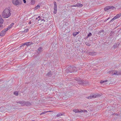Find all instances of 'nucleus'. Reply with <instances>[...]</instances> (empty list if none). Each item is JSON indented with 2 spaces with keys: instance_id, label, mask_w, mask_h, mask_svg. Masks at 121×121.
Segmentation results:
<instances>
[{
  "instance_id": "obj_1",
  "label": "nucleus",
  "mask_w": 121,
  "mask_h": 121,
  "mask_svg": "<svg viewBox=\"0 0 121 121\" xmlns=\"http://www.w3.org/2000/svg\"><path fill=\"white\" fill-rule=\"evenodd\" d=\"M11 15L10 10L7 9H5L2 13V16L4 18H8Z\"/></svg>"
},
{
  "instance_id": "obj_2",
  "label": "nucleus",
  "mask_w": 121,
  "mask_h": 121,
  "mask_svg": "<svg viewBox=\"0 0 121 121\" xmlns=\"http://www.w3.org/2000/svg\"><path fill=\"white\" fill-rule=\"evenodd\" d=\"M77 69L74 66H70L68 68L66 69L65 70V71L67 73H72L74 72H76Z\"/></svg>"
},
{
  "instance_id": "obj_3",
  "label": "nucleus",
  "mask_w": 121,
  "mask_h": 121,
  "mask_svg": "<svg viewBox=\"0 0 121 121\" xmlns=\"http://www.w3.org/2000/svg\"><path fill=\"white\" fill-rule=\"evenodd\" d=\"M115 8L113 6H108L105 7L104 9V10L105 11H106L109 9H110V10H112Z\"/></svg>"
},
{
  "instance_id": "obj_4",
  "label": "nucleus",
  "mask_w": 121,
  "mask_h": 121,
  "mask_svg": "<svg viewBox=\"0 0 121 121\" xmlns=\"http://www.w3.org/2000/svg\"><path fill=\"white\" fill-rule=\"evenodd\" d=\"M13 4L14 5H17L20 4L21 3L20 1L18 0H12Z\"/></svg>"
},
{
  "instance_id": "obj_5",
  "label": "nucleus",
  "mask_w": 121,
  "mask_h": 121,
  "mask_svg": "<svg viewBox=\"0 0 121 121\" xmlns=\"http://www.w3.org/2000/svg\"><path fill=\"white\" fill-rule=\"evenodd\" d=\"M75 80L78 82V84L83 85L84 80H82L80 79L79 78H76Z\"/></svg>"
},
{
  "instance_id": "obj_6",
  "label": "nucleus",
  "mask_w": 121,
  "mask_h": 121,
  "mask_svg": "<svg viewBox=\"0 0 121 121\" xmlns=\"http://www.w3.org/2000/svg\"><path fill=\"white\" fill-rule=\"evenodd\" d=\"M54 13L55 14L57 12V5L56 3V2H54Z\"/></svg>"
},
{
  "instance_id": "obj_7",
  "label": "nucleus",
  "mask_w": 121,
  "mask_h": 121,
  "mask_svg": "<svg viewBox=\"0 0 121 121\" xmlns=\"http://www.w3.org/2000/svg\"><path fill=\"white\" fill-rule=\"evenodd\" d=\"M110 72H112L113 73L112 75H119L121 74V73L118 72H117L116 71H115V70H113L111 71Z\"/></svg>"
},
{
  "instance_id": "obj_8",
  "label": "nucleus",
  "mask_w": 121,
  "mask_h": 121,
  "mask_svg": "<svg viewBox=\"0 0 121 121\" xmlns=\"http://www.w3.org/2000/svg\"><path fill=\"white\" fill-rule=\"evenodd\" d=\"M43 48L42 47H39L37 51V52L38 53H40L43 51Z\"/></svg>"
},
{
  "instance_id": "obj_9",
  "label": "nucleus",
  "mask_w": 121,
  "mask_h": 121,
  "mask_svg": "<svg viewBox=\"0 0 121 121\" xmlns=\"http://www.w3.org/2000/svg\"><path fill=\"white\" fill-rule=\"evenodd\" d=\"M120 44V43L117 42V43H115L113 46V48H116L117 47H118Z\"/></svg>"
},
{
  "instance_id": "obj_10",
  "label": "nucleus",
  "mask_w": 121,
  "mask_h": 121,
  "mask_svg": "<svg viewBox=\"0 0 121 121\" xmlns=\"http://www.w3.org/2000/svg\"><path fill=\"white\" fill-rule=\"evenodd\" d=\"M33 43L32 42H28L23 44V45H26L27 46L31 45V44H32Z\"/></svg>"
},
{
  "instance_id": "obj_11",
  "label": "nucleus",
  "mask_w": 121,
  "mask_h": 121,
  "mask_svg": "<svg viewBox=\"0 0 121 121\" xmlns=\"http://www.w3.org/2000/svg\"><path fill=\"white\" fill-rule=\"evenodd\" d=\"M4 21V20L2 18L1 15H0V27H2L3 26L1 25V24H2Z\"/></svg>"
},
{
  "instance_id": "obj_12",
  "label": "nucleus",
  "mask_w": 121,
  "mask_h": 121,
  "mask_svg": "<svg viewBox=\"0 0 121 121\" xmlns=\"http://www.w3.org/2000/svg\"><path fill=\"white\" fill-rule=\"evenodd\" d=\"M24 101H18L17 103H18L20 104L22 106H24Z\"/></svg>"
},
{
  "instance_id": "obj_13",
  "label": "nucleus",
  "mask_w": 121,
  "mask_h": 121,
  "mask_svg": "<svg viewBox=\"0 0 121 121\" xmlns=\"http://www.w3.org/2000/svg\"><path fill=\"white\" fill-rule=\"evenodd\" d=\"M52 73L51 71L48 72L46 74V75L49 77H51L52 75Z\"/></svg>"
},
{
  "instance_id": "obj_14",
  "label": "nucleus",
  "mask_w": 121,
  "mask_h": 121,
  "mask_svg": "<svg viewBox=\"0 0 121 121\" xmlns=\"http://www.w3.org/2000/svg\"><path fill=\"white\" fill-rule=\"evenodd\" d=\"M5 33L4 32V31L3 30L1 31L0 34V36L1 37H3Z\"/></svg>"
},
{
  "instance_id": "obj_15",
  "label": "nucleus",
  "mask_w": 121,
  "mask_h": 121,
  "mask_svg": "<svg viewBox=\"0 0 121 121\" xmlns=\"http://www.w3.org/2000/svg\"><path fill=\"white\" fill-rule=\"evenodd\" d=\"M89 53V55L92 56L95 55L96 54V53L93 51L90 52Z\"/></svg>"
},
{
  "instance_id": "obj_16",
  "label": "nucleus",
  "mask_w": 121,
  "mask_h": 121,
  "mask_svg": "<svg viewBox=\"0 0 121 121\" xmlns=\"http://www.w3.org/2000/svg\"><path fill=\"white\" fill-rule=\"evenodd\" d=\"M95 96L94 95H91L89 96H88L87 98L88 99H91L93 98H95Z\"/></svg>"
},
{
  "instance_id": "obj_17",
  "label": "nucleus",
  "mask_w": 121,
  "mask_h": 121,
  "mask_svg": "<svg viewBox=\"0 0 121 121\" xmlns=\"http://www.w3.org/2000/svg\"><path fill=\"white\" fill-rule=\"evenodd\" d=\"M83 86L86 85V84H89V82L87 81H83Z\"/></svg>"
},
{
  "instance_id": "obj_18",
  "label": "nucleus",
  "mask_w": 121,
  "mask_h": 121,
  "mask_svg": "<svg viewBox=\"0 0 121 121\" xmlns=\"http://www.w3.org/2000/svg\"><path fill=\"white\" fill-rule=\"evenodd\" d=\"M30 104H31L30 102H24V105L28 106Z\"/></svg>"
},
{
  "instance_id": "obj_19",
  "label": "nucleus",
  "mask_w": 121,
  "mask_h": 121,
  "mask_svg": "<svg viewBox=\"0 0 121 121\" xmlns=\"http://www.w3.org/2000/svg\"><path fill=\"white\" fill-rule=\"evenodd\" d=\"M73 111L75 112V113H76L77 112H83L82 110L81 111H79L77 109H74L73 110Z\"/></svg>"
},
{
  "instance_id": "obj_20",
  "label": "nucleus",
  "mask_w": 121,
  "mask_h": 121,
  "mask_svg": "<svg viewBox=\"0 0 121 121\" xmlns=\"http://www.w3.org/2000/svg\"><path fill=\"white\" fill-rule=\"evenodd\" d=\"M85 44L88 46H90L91 45V43L90 41L86 42L85 43Z\"/></svg>"
},
{
  "instance_id": "obj_21",
  "label": "nucleus",
  "mask_w": 121,
  "mask_h": 121,
  "mask_svg": "<svg viewBox=\"0 0 121 121\" xmlns=\"http://www.w3.org/2000/svg\"><path fill=\"white\" fill-rule=\"evenodd\" d=\"M113 33H114V32L112 31H111L109 35V36H111V37H112V38L114 35H112V34Z\"/></svg>"
},
{
  "instance_id": "obj_22",
  "label": "nucleus",
  "mask_w": 121,
  "mask_h": 121,
  "mask_svg": "<svg viewBox=\"0 0 121 121\" xmlns=\"http://www.w3.org/2000/svg\"><path fill=\"white\" fill-rule=\"evenodd\" d=\"M79 33V32H73V35L74 36H75L77 35Z\"/></svg>"
},
{
  "instance_id": "obj_23",
  "label": "nucleus",
  "mask_w": 121,
  "mask_h": 121,
  "mask_svg": "<svg viewBox=\"0 0 121 121\" xmlns=\"http://www.w3.org/2000/svg\"><path fill=\"white\" fill-rule=\"evenodd\" d=\"M77 7H82V6L83 4H81L78 3L77 4Z\"/></svg>"
},
{
  "instance_id": "obj_24",
  "label": "nucleus",
  "mask_w": 121,
  "mask_h": 121,
  "mask_svg": "<svg viewBox=\"0 0 121 121\" xmlns=\"http://www.w3.org/2000/svg\"><path fill=\"white\" fill-rule=\"evenodd\" d=\"M35 1L34 0H31L30 2L31 4V5H34L35 3Z\"/></svg>"
},
{
  "instance_id": "obj_25",
  "label": "nucleus",
  "mask_w": 121,
  "mask_h": 121,
  "mask_svg": "<svg viewBox=\"0 0 121 121\" xmlns=\"http://www.w3.org/2000/svg\"><path fill=\"white\" fill-rule=\"evenodd\" d=\"M13 25L14 23H12L9 26H8L7 28H9V29L12 27V26H13Z\"/></svg>"
},
{
  "instance_id": "obj_26",
  "label": "nucleus",
  "mask_w": 121,
  "mask_h": 121,
  "mask_svg": "<svg viewBox=\"0 0 121 121\" xmlns=\"http://www.w3.org/2000/svg\"><path fill=\"white\" fill-rule=\"evenodd\" d=\"M40 6L39 5H37L34 8L35 10H36L38 8H40Z\"/></svg>"
},
{
  "instance_id": "obj_27",
  "label": "nucleus",
  "mask_w": 121,
  "mask_h": 121,
  "mask_svg": "<svg viewBox=\"0 0 121 121\" xmlns=\"http://www.w3.org/2000/svg\"><path fill=\"white\" fill-rule=\"evenodd\" d=\"M62 114L61 113H58L57 115H56V117H60V116H61L62 115Z\"/></svg>"
},
{
  "instance_id": "obj_28",
  "label": "nucleus",
  "mask_w": 121,
  "mask_h": 121,
  "mask_svg": "<svg viewBox=\"0 0 121 121\" xmlns=\"http://www.w3.org/2000/svg\"><path fill=\"white\" fill-rule=\"evenodd\" d=\"M94 95H95V98H98V97H99L101 96V95H100L99 94H97V95H96V94Z\"/></svg>"
},
{
  "instance_id": "obj_29",
  "label": "nucleus",
  "mask_w": 121,
  "mask_h": 121,
  "mask_svg": "<svg viewBox=\"0 0 121 121\" xmlns=\"http://www.w3.org/2000/svg\"><path fill=\"white\" fill-rule=\"evenodd\" d=\"M104 32V30H100L99 31L98 34L99 35L100 34V33H103Z\"/></svg>"
},
{
  "instance_id": "obj_30",
  "label": "nucleus",
  "mask_w": 121,
  "mask_h": 121,
  "mask_svg": "<svg viewBox=\"0 0 121 121\" xmlns=\"http://www.w3.org/2000/svg\"><path fill=\"white\" fill-rule=\"evenodd\" d=\"M48 112V111H45L44 112H42L40 114V115H41L43 114H45Z\"/></svg>"
},
{
  "instance_id": "obj_31",
  "label": "nucleus",
  "mask_w": 121,
  "mask_h": 121,
  "mask_svg": "<svg viewBox=\"0 0 121 121\" xmlns=\"http://www.w3.org/2000/svg\"><path fill=\"white\" fill-rule=\"evenodd\" d=\"M115 20V19H114L113 17L108 23H110L111 22H113Z\"/></svg>"
},
{
  "instance_id": "obj_32",
  "label": "nucleus",
  "mask_w": 121,
  "mask_h": 121,
  "mask_svg": "<svg viewBox=\"0 0 121 121\" xmlns=\"http://www.w3.org/2000/svg\"><path fill=\"white\" fill-rule=\"evenodd\" d=\"M9 29V28H8L4 29L3 30L4 31V32L6 33V32Z\"/></svg>"
},
{
  "instance_id": "obj_33",
  "label": "nucleus",
  "mask_w": 121,
  "mask_h": 121,
  "mask_svg": "<svg viewBox=\"0 0 121 121\" xmlns=\"http://www.w3.org/2000/svg\"><path fill=\"white\" fill-rule=\"evenodd\" d=\"M92 35V34L91 33L89 32L87 35V37L91 36Z\"/></svg>"
},
{
  "instance_id": "obj_34",
  "label": "nucleus",
  "mask_w": 121,
  "mask_h": 121,
  "mask_svg": "<svg viewBox=\"0 0 121 121\" xmlns=\"http://www.w3.org/2000/svg\"><path fill=\"white\" fill-rule=\"evenodd\" d=\"M14 94L16 95H17L18 94V92L17 91H15L14 93Z\"/></svg>"
},
{
  "instance_id": "obj_35",
  "label": "nucleus",
  "mask_w": 121,
  "mask_h": 121,
  "mask_svg": "<svg viewBox=\"0 0 121 121\" xmlns=\"http://www.w3.org/2000/svg\"><path fill=\"white\" fill-rule=\"evenodd\" d=\"M107 81H108V80H105V81H100V83H103L104 82H105Z\"/></svg>"
},
{
  "instance_id": "obj_36",
  "label": "nucleus",
  "mask_w": 121,
  "mask_h": 121,
  "mask_svg": "<svg viewBox=\"0 0 121 121\" xmlns=\"http://www.w3.org/2000/svg\"><path fill=\"white\" fill-rule=\"evenodd\" d=\"M36 20H37L38 21H39L40 19V16H38V17L36 18Z\"/></svg>"
},
{
  "instance_id": "obj_37",
  "label": "nucleus",
  "mask_w": 121,
  "mask_h": 121,
  "mask_svg": "<svg viewBox=\"0 0 121 121\" xmlns=\"http://www.w3.org/2000/svg\"><path fill=\"white\" fill-rule=\"evenodd\" d=\"M28 31V29H27L23 31L24 32H27Z\"/></svg>"
},
{
  "instance_id": "obj_38",
  "label": "nucleus",
  "mask_w": 121,
  "mask_h": 121,
  "mask_svg": "<svg viewBox=\"0 0 121 121\" xmlns=\"http://www.w3.org/2000/svg\"><path fill=\"white\" fill-rule=\"evenodd\" d=\"M118 17H120L121 16V13L120 14H117V15Z\"/></svg>"
},
{
  "instance_id": "obj_39",
  "label": "nucleus",
  "mask_w": 121,
  "mask_h": 121,
  "mask_svg": "<svg viewBox=\"0 0 121 121\" xmlns=\"http://www.w3.org/2000/svg\"><path fill=\"white\" fill-rule=\"evenodd\" d=\"M83 112H87V111L86 110H83ZM82 112H82L81 113H82Z\"/></svg>"
},
{
  "instance_id": "obj_40",
  "label": "nucleus",
  "mask_w": 121,
  "mask_h": 121,
  "mask_svg": "<svg viewBox=\"0 0 121 121\" xmlns=\"http://www.w3.org/2000/svg\"><path fill=\"white\" fill-rule=\"evenodd\" d=\"M23 1L24 3H26V0H23Z\"/></svg>"
},
{
  "instance_id": "obj_41",
  "label": "nucleus",
  "mask_w": 121,
  "mask_h": 121,
  "mask_svg": "<svg viewBox=\"0 0 121 121\" xmlns=\"http://www.w3.org/2000/svg\"><path fill=\"white\" fill-rule=\"evenodd\" d=\"M110 17H109L107 19H106V21H104V22H105L106 21H107V20H108L109 18H110Z\"/></svg>"
},
{
  "instance_id": "obj_42",
  "label": "nucleus",
  "mask_w": 121,
  "mask_h": 121,
  "mask_svg": "<svg viewBox=\"0 0 121 121\" xmlns=\"http://www.w3.org/2000/svg\"><path fill=\"white\" fill-rule=\"evenodd\" d=\"M24 46V45H23V44H22L20 46V47H22V46Z\"/></svg>"
},
{
  "instance_id": "obj_43",
  "label": "nucleus",
  "mask_w": 121,
  "mask_h": 121,
  "mask_svg": "<svg viewBox=\"0 0 121 121\" xmlns=\"http://www.w3.org/2000/svg\"><path fill=\"white\" fill-rule=\"evenodd\" d=\"M115 16H116V18H118V17H118V16H117V15H116Z\"/></svg>"
},
{
  "instance_id": "obj_44",
  "label": "nucleus",
  "mask_w": 121,
  "mask_h": 121,
  "mask_svg": "<svg viewBox=\"0 0 121 121\" xmlns=\"http://www.w3.org/2000/svg\"><path fill=\"white\" fill-rule=\"evenodd\" d=\"M115 16H116V18H118V17H118V16H117V15H116Z\"/></svg>"
},
{
  "instance_id": "obj_45",
  "label": "nucleus",
  "mask_w": 121,
  "mask_h": 121,
  "mask_svg": "<svg viewBox=\"0 0 121 121\" xmlns=\"http://www.w3.org/2000/svg\"><path fill=\"white\" fill-rule=\"evenodd\" d=\"M74 6H75V7H77V4L75 5Z\"/></svg>"
},
{
  "instance_id": "obj_46",
  "label": "nucleus",
  "mask_w": 121,
  "mask_h": 121,
  "mask_svg": "<svg viewBox=\"0 0 121 121\" xmlns=\"http://www.w3.org/2000/svg\"><path fill=\"white\" fill-rule=\"evenodd\" d=\"M114 19H115V20L116 19H117L116 18V16H115L114 17Z\"/></svg>"
},
{
  "instance_id": "obj_47",
  "label": "nucleus",
  "mask_w": 121,
  "mask_h": 121,
  "mask_svg": "<svg viewBox=\"0 0 121 121\" xmlns=\"http://www.w3.org/2000/svg\"><path fill=\"white\" fill-rule=\"evenodd\" d=\"M72 7H75V6H74V5H73L72 6H71Z\"/></svg>"
},
{
  "instance_id": "obj_48",
  "label": "nucleus",
  "mask_w": 121,
  "mask_h": 121,
  "mask_svg": "<svg viewBox=\"0 0 121 121\" xmlns=\"http://www.w3.org/2000/svg\"><path fill=\"white\" fill-rule=\"evenodd\" d=\"M2 81V80L1 79H0V82Z\"/></svg>"
},
{
  "instance_id": "obj_49",
  "label": "nucleus",
  "mask_w": 121,
  "mask_h": 121,
  "mask_svg": "<svg viewBox=\"0 0 121 121\" xmlns=\"http://www.w3.org/2000/svg\"><path fill=\"white\" fill-rule=\"evenodd\" d=\"M48 112H52V111H48Z\"/></svg>"
},
{
  "instance_id": "obj_50",
  "label": "nucleus",
  "mask_w": 121,
  "mask_h": 121,
  "mask_svg": "<svg viewBox=\"0 0 121 121\" xmlns=\"http://www.w3.org/2000/svg\"><path fill=\"white\" fill-rule=\"evenodd\" d=\"M29 23L30 24H31V22H29Z\"/></svg>"
},
{
  "instance_id": "obj_51",
  "label": "nucleus",
  "mask_w": 121,
  "mask_h": 121,
  "mask_svg": "<svg viewBox=\"0 0 121 121\" xmlns=\"http://www.w3.org/2000/svg\"><path fill=\"white\" fill-rule=\"evenodd\" d=\"M43 20L44 21H45V20H44V19H43Z\"/></svg>"
},
{
  "instance_id": "obj_52",
  "label": "nucleus",
  "mask_w": 121,
  "mask_h": 121,
  "mask_svg": "<svg viewBox=\"0 0 121 121\" xmlns=\"http://www.w3.org/2000/svg\"><path fill=\"white\" fill-rule=\"evenodd\" d=\"M1 107H0V109L1 108Z\"/></svg>"
}]
</instances>
